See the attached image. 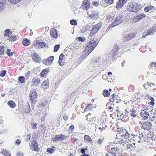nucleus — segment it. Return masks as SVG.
Masks as SVG:
<instances>
[{"mask_svg":"<svg viewBox=\"0 0 156 156\" xmlns=\"http://www.w3.org/2000/svg\"><path fill=\"white\" fill-rule=\"evenodd\" d=\"M128 0H119L116 3V7L117 9L122 7Z\"/></svg>","mask_w":156,"mask_h":156,"instance_id":"a211bd4d","label":"nucleus"},{"mask_svg":"<svg viewBox=\"0 0 156 156\" xmlns=\"http://www.w3.org/2000/svg\"><path fill=\"white\" fill-rule=\"evenodd\" d=\"M68 137V136H65L62 134L57 135L55 136V138H53L52 140L55 142H57L58 141H62L65 140Z\"/></svg>","mask_w":156,"mask_h":156,"instance_id":"9d476101","label":"nucleus"},{"mask_svg":"<svg viewBox=\"0 0 156 156\" xmlns=\"http://www.w3.org/2000/svg\"><path fill=\"white\" fill-rule=\"evenodd\" d=\"M55 147L54 146H52L51 148H48L47 150V151L49 154H52L54 152V149Z\"/></svg>","mask_w":156,"mask_h":156,"instance_id":"c03bdc74","label":"nucleus"},{"mask_svg":"<svg viewBox=\"0 0 156 156\" xmlns=\"http://www.w3.org/2000/svg\"><path fill=\"white\" fill-rule=\"evenodd\" d=\"M115 99H116V98H115V94H113L111 96V98L109 99V102H111V103H113L115 101Z\"/></svg>","mask_w":156,"mask_h":156,"instance_id":"37998d69","label":"nucleus"},{"mask_svg":"<svg viewBox=\"0 0 156 156\" xmlns=\"http://www.w3.org/2000/svg\"><path fill=\"white\" fill-rule=\"evenodd\" d=\"M70 22V24L72 25L75 26L77 25V24L76 21L75 20H71Z\"/></svg>","mask_w":156,"mask_h":156,"instance_id":"8fccbe9b","label":"nucleus"},{"mask_svg":"<svg viewBox=\"0 0 156 156\" xmlns=\"http://www.w3.org/2000/svg\"><path fill=\"white\" fill-rule=\"evenodd\" d=\"M119 48L118 46L115 45L111 51V54L112 58H114L119 53Z\"/></svg>","mask_w":156,"mask_h":156,"instance_id":"1a4fd4ad","label":"nucleus"},{"mask_svg":"<svg viewBox=\"0 0 156 156\" xmlns=\"http://www.w3.org/2000/svg\"><path fill=\"white\" fill-rule=\"evenodd\" d=\"M129 114L132 116L134 117L136 116V111L133 108L130 109L129 111Z\"/></svg>","mask_w":156,"mask_h":156,"instance_id":"4c0bfd02","label":"nucleus"},{"mask_svg":"<svg viewBox=\"0 0 156 156\" xmlns=\"http://www.w3.org/2000/svg\"><path fill=\"white\" fill-rule=\"evenodd\" d=\"M60 47V45L59 44L56 45L54 48V52H57L59 49Z\"/></svg>","mask_w":156,"mask_h":156,"instance_id":"6e6d98bb","label":"nucleus"},{"mask_svg":"<svg viewBox=\"0 0 156 156\" xmlns=\"http://www.w3.org/2000/svg\"><path fill=\"white\" fill-rule=\"evenodd\" d=\"M84 141L86 142H88L90 144L92 143V140L91 137L88 135H85L84 136Z\"/></svg>","mask_w":156,"mask_h":156,"instance_id":"72a5a7b5","label":"nucleus"},{"mask_svg":"<svg viewBox=\"0 0 156 156\" xmlns=\"http://www.w3.org/2000/svg\"><path fill=\"white\" fill-rule=\"evenodd\" d=\"M105 156H114L113 154H112L110 152L108 151V153H107L106 155Z\"/></svg>","mask_w":156,"mask_h":156,"instance_id":"338daca9","label":"nucleus"},{"mask_svg":"<svg viewBox=\"0 0 156 156\" xmlns=\"http://www.w3.org/2000/svg\"><path fill=\"white\" fill-rule=\"evenodd\" d=\"M149 65L151 67H156V62H151Z\"/></svg>","mask_w":156,"mask_h":156,"instance_id":"bf43d9fd","label":"nucleus"},{"mask_svg":"<svg viewBox=\"0 0 156 156\" xmlns=\"http://www.w3.org/2000/svg\"><path fill=\"white\" fill-rule=\"evenodd\" d=\"M21 143V140L20 139H18L15 142V144L17 145H19Z\"/></svg>","mask_w":156,"mask_h":156,"instance_id":"774afa93","label":"nucleus"},{"mask_svg":"<svg viewBox=\"0 0 156 156\" xmlns=\"http://www.w3.org/2000/svg\"><path fill=\"white\" fill-rule=\"evenodd\" d=\"M54 57L50 56L47 59H44L43 61V63L46 65L49 66L52 64L53 60L54 59Z\"/></svg>","mask_w":156,"mask_h":156,"instance_id":"dca6fc26","label":"nucleus"},{"mask_svg":"<svg viewBox=\"0 0 156 156\" xmlns=\"http://www.w3.org/2000/svg\"><path fill=\"white\" fill-rule=\"evenodd\" d=\"M31 57L33 60L36 62H40L41 61L38 55L35 52L34 53L31 55Z\"/></svg>","mask_w":156,"mask_h":156,"instance_id":"aec40b11","label":"nucleus"},{"mask_svg":"<svg viewBox=\"0 0 156 156\" xmlns=\"http://www.w3.org/2000/svg\"><path fill=\"white\" fill-rule=\"evenodd\" d=\"M32 128L33 129H36L37 128V124L36 123H34L32 124Z\"/></svg>","mask_w":156,"mask_h":156,"instance_id":"0e129e2a","label":"nucleus"},{"mask_svg":"<svg viewBox=\"0 0 156 156\" xmlns=\"http://www.w3.org/2000/svg\"><path fill=\"white\" fill-rule=\"evenodd\" d=\"M127 139H123V138H118L116 139V140L115 141L116 142V144H124L126 142H127Z\"/></svg>","mask_w":156,"mask_h":156,"instance_id":"393cba45","label":"nucleus"},{"mask_svg":"<svg viewBox=\"0 0 156 156\" xmlns=\"http://www.w3.org/2000/svg\"><path fill=\"white\" fill-rule=\"evenodd\" d=\"M65 56L63 53L61 54L59 57L58 63L60 66H63L65 64Z\"/></svg>","mask_w":156,"mask_h":156,"instance_id":"f3484780","label":"nucleus"},{"mask_svg":"<svg viewBox=\"0 0 156 156\" xmlns=\"http://www.w3.org/2000/svg\"><path fill=\"white\" fill-rule=\"evenodd\" d=\"M104 138L99 139L98 141L97 142V144L99 145H101L102 143L103 142Z\"/></svg>","mask_w":156,"mask_h":156,"instance_id":"052dcab7","label":"nucleus"},{"mask_svg":"<svg viewBox=\"0 0 156 156\" xmlns=\"http://www.w3.org/2000/svg\"><path fill=\"white\" fill-rule=\"evenodd\" d=\"M140 105L144 108V109L141 110V112H140V116L142 117L143 120H147L149 116V113L147 111L148 109V108L144 105L141 104L139 105L140 106Z\"/></svg>","mask_w":156,"mask_h":156,"instance_id":"20e7f679","label":"nucleus"},{"mask_svg":"<svg viewBox=\"0 0 156 156\" xmlns=\"http://www.w3.org/2000/svg\"><path fill=\"white\" fill-rule=\"evenodd\" d=\"M152 123L149 121H145L142 124L141 128L144 129L149 131L151 128Z\"/></svg>","mask_w":156,"mask_h":156,"instance_id":"9b49d317","label":"nucleus"},{"mask_svg":"<svg viewBox=\"0 0 156 156\" xmlns=\"http://www.w3.org/2000/svg\"><path fill=\"white\" fill-rule=\"evenodd\" d=\"M118 132L119 133L122 138L123 139H127L129 137V134L126 129L122 128L119 129Z\"/></svg>","mask_w":156,"mask_h":156,"instance_id":"423d86ee","label":"nucleus"},{"mask_svg":"<svg viewBox=\"0 0 156 156\" xmlns=\"http://www.w3.org/2000/svg\"><path fill=\"white\" fill-rule=\"evenodd\" d=\"M41 82V80L39 78L35 77L33 78L32 81V83L33 84L37 85V84L40 83Z\"/></svg>","mask_w":156,"mask_h":156,"instance_id":"c756f323","label":"nucleus"},{"mask_svg":"<svg viewBox=\"0 0 156 156\" xmlns=\"http://www.w3.org/2000/svg\"><path fill=\"white\" fill-rule=\"evenodd\" d=\"M91 116V114L89 113L87 115V120H88L89 119V121L90 123H89L90 124H91L96 119V118L94 117H90V116Z\"/></svg>","mask_w":156,"mask_h":156,"instance_id":"a878e982","label":"nucleus"},{"mask_svg":"<svg viewBox=\"0 0 156 156\" xmlns=\"http://www.w3.org/2000/svg\"><path fill=\"white\" fill-rule=\"evenodd\" d=\"M74 126L73 125H72L70 126L69 129L71 130V132H72L74 129Z\"/></svg>","mask_w":156,"mask_h":156,"instance_id":"69168bd1","label":"nucleus"},{"mask_svg":"<svg viewBox=\"0 0 156 156\" xmlns=\"http://www.w3.org/2000/svg\"><path fill=\"white\" fill-rule=\"evenodd\" d=\"M4 47L2 45L0 46V55H2L4 53Z\"/></svg>","mask_w":156,"mask_h":156,"instance_id":"3c124183","label":"nucleus"},{"mask_svg":"<svg viewBox=\"0 0 156 156\" xmlns=\"http://www.w3.org/2000/svg\"><path fill=\"white\" fill-rule=\"evenodd\" d=\"M49 82L48 80L44 81L41 84L42 87L44 89H47L49 87Z\"/></svg>","mask_w":156,"mask_h":156,"instance_id":"c85d7f7f","label":"nucleus"},{"mask_svg":"<svg viewBox=\"0 0 156 156\" xmlns=\"http://www.w3.org/2000/svg\"><path fill=\"white\" fill-rule=\"evenodd\" d=\"M150 100L151 101L150 102L148 103V105L152 106H154L155 104V100L154 99V98H151Z\"/></svg>","mask_w":156,"mask_h":156,"instance_id":"5fc2aeb1","label":"nucleus"},{"mask_svg":"<svg viewBox=\"0 0 156 156\" xmlns=\"http://www.w3.org/2000/svg\"><path fill=\"white\" fill-rule=\"evenodd\" d=\"M155 30H156L155 29V28L152 27L148 30L147 32H145L144 33V34H145L146 36L152 35L154 33Z\"/></svg>","mask_w":156,"mask_h":156,"instance_id":"b1692460","label":"nucleus"},{"mask_svg":"<svg viewBox=\"0 0 156 156\" xmlns=\"http://www.w3.org/2000/svg\"><path fill=\"white\" fill-rule=\"evenodd\" d=\"M30 107H27L26 109L25 110V112L27 113H29L30 112Z\"/></svg>","mask_w":156,"mask_h":156,"instance_id":"680f3d73","label":"nucleus"},{"mask_svg":"<svg viewBox=\"0 0 156 156\" xmlns=\"http://www.w3.org/2000/svg\"><path fill=\"white\" fill-rule=\"evenodd\" d=\"M146 17L145 14L141 13L135 16L133 18L132 21L133 23H136L138 22L140 20Z\"/></svg>","mask_w":156,"mask_h":156,"instance_id":"f8f14e48","label":"nucleus"},{"mask_svg":"<svg viewBox=\"0 0 156 156\" xmlns=\"http://www.w3.org/2000/svg\"><path fill=\"white\" fill-rule=\"evenodd\" d=\"M10 51L11 50L10 49H7L6 52V54H7V55L9 57H11L13 55V53H14L13 52H10Z\"/></svg>","mask_w":156,"mask_h":156,"instance_id":"603ef678","label":"nucleus"},{"mask_svg":"<svg viewBox=\"0 0 156 156\" xmlns=\"http://www.w3.org/2000/svg\"><path fill=\"white\" fill-rule=\"evenodd\" d=\"M103 95L104 97H108L110 95V93L107 90H104L103 91Z\"/></svg>","mask_w":156,"mask_h":156,"instance_id":"79ce46f5","label":"nucleus"},{"mask_svg":"<svg viewBox=\"0 0 156 156\" xmlns=\"http://www.w3.org/2000/svg\"><path fill=\"white\" fill-rule=\"evenodd\" d=\"M108 151L113 154L114 156H117V154L119 153V150L116 147H113L111 149H109Z\"/></svg>","mask_w":156,"mask_h":156,"instance_id":"5701e85b","label":"nucleus"},{"mask_svg":"<svg viewBox=\"0 0 156 156\" xmlns=\"http://www.w3.org/2000/svg\"><path fill=\"white\" fill-rule=\"evenodd\" d=\"M90 7V2L88 0H84L83 2L81 5L82 8L85 10H88Z\"/></svg>","mask_w":156,"mask_h":156,"instance_id":"4468645a","label":"nucleus"},{"mask_svg":"<svg viewBox=\"0 0 156 156\" xmlns=\"http://www.w3.org/2000/svg\"><path fill=\"white\" fill-rule=\"evenodd\" d=\"M78 40L79 41L83 42L85 40V38L84 37H79L78 38Z\"/></svg>","mask_w":156,"mask_h":156,"instance_id":"e2e57ef3","label":"nucleus"},{"mask_svg":"<svg viewBox=\"0 0 156 156\" xmlns=\"http://www.w3.org/2000/svg\"><path fill=\"white\" fill-rule=\"evenodd\" d=\"M37 94L35 92L33 91L30 96V100L31 102L33 104H35L37 99Z\"/></svg>","mask_w":156,"mask_h":156,"instance_id":"ddd939ff","label":"nucleus"},{"mask_svg":"<svg viewBox=\"0 0 156 156\" xmlns=\"http://www.w3.org/2000/svg\"><path fill=\"white\" fill-rule=\"evenodd\" d=\"M97 41L94 39L91 40L87 44L83 53L85 55H89L93 51L97 45Z\"/></svg>","mask_w":156,"mask_h":156,"instance_id":"f257e3e1","label":"nucleus"},{"mask_svg":"<svg viewBox=\"0 0 156 156\" xmlns=\"http://www.w3.org/2000/svg\"><path fill=\"white\" fill-rule=\"evenodd\" d=\"M34 46L38 48H42L45 46V43L41 40L37 39L34 41Z\"/></svg>","mask_w":156,"mask_h":156,"instance_id":"0eeeda50","label":"nucleus"},{"mask_svg":"<svg viewBox=\"0 0 156 156\" xmlns=\"http://www.w3.org/2000/svg\"><path fill=\"white\" fill-rule=\"evenodd\" d=\"M148 135H144L143 133L139 134V138H140L139 140L138 141V143H140L141 142H148L149 140H150V137H148Z\"/></svg>","mask_w":156,"mask_h":156,"instance_id":"6e6552de","label":"nucleus"},{"mask_svg":"<svg viewBox=\"0 0 156 156\" xmlns=\"http://www.w3.org/2000/svg\"><path fill=\"white\" fill-rule=\"evenodd\" d=\"M2 154H3L5 155L6 156H9L10 155V154L9 153L7 152L5 150H3L2 151Z\"/></svg>","mask_w":156,"mask_h":156,"instance_id":"4d7b16f0","label":"nucleus"},{"mask_svg":"<svg viewBox=\"0 0 156 156\" xmlns=\"http://www.w3.org/2000/svg\"><path fill=\"white\" fill-rule=\"evenodd\" d=\"M126 147L127 150L129 149L131 151H133L136 148V147L135 146H133L131 144H128L127 145Z\"/></svg>","mask_w":156,"mask_h":156,"instance_id":"c9c22d12","label":"nucleus"},{"mask_svg":"<svg viewBox=\"0 0 156 156\" xmlns=\"http://www.w3.org/2000/svg\"><path fill=\"white\" fill-rule=\"evenodd\" d=\"M103 2L105 3L108 5H111L114 2L113 0H104Z\"/></svg>","mask_w":156,"mask_h":156,"instance_id":"de8ad7c7","label":"nucleus"},{"mask_svg":"<svg viewBox=\"0 0 156 156\" xmlns=\"http://www.w3.org/2000/svg\"><path fill=\"white\" fill-rule=\"evenodd\" d=\"M135 36V34L134 33L128 34L127 35L123 37V41L124 42L129 41L133 38Z\"/></svg>","mask_w":156,"mask_h":156,"instance_id":"2eb2a0df","label":"nucleus"},{"mask_svg":"<svg viewBox=\"0 0 156 156\" xmlns=\"http://www.w3.org/2000/svg\"><path fill=\"white\" fill-rule=\"evenodd\" d=\"M98 17V14L96 12L93 11L92 13L89 15V17L90 19H95Z\"/></svg>","mask_w":156,"mask_h":156,"instance_id":"bb28decb","label":"nucleus"},{"mask_svg":"<svg viewBox=\"0 0 156 156\" xmlns=\"http://www.w3.org/2000/svg\"><path fill=\"white\" fill-rule=\"evenodd\" d=\"M7 104L11 108H14L16 106L15 103L12 100L8 101Z\"/></svg>","mask_w":156,"mask_h":156,"instance_id":"f704fd0d","label":"nucleus"},{"mask_svg":"<svg viewBox=\"0 0 156 156\" xmlns=\"http://www.w3.org/2000/svg\"><path fill=\"white\" fill-rule=\"evenodd\" d=\"M5 33L4 34V37H9V36L12 34V32L10 31L9 29H7L4 31Z\"/></svg>","mask_w":156,"mask_h":156,"instance_id":"e433bc0d","label":"nucleus"},{"mask_svg":"<svg viewBox=\"0 0 156 156\" xmlns=\"http://www.w3.org/2000/svg\"><path fill=\"white\" fill-rule=\"evenodd\" d=\"M107 108L110 110L111 111H113V107L114 106V104L111 103V102H108L106 104Z\"/></svg>","mask_w":156,"mask_h":156,"instance_id":"2f4dec72","label":"nucleus"},{"mask_svg":"<svg viewBox=\"0 0 156 156\" xmlns=\"http://www.w3.org/2000/svg\"><path fill=\"white\" fill-rule=\"evenodd\" d=\"M154 7L152 5H149L148 6L145 7L144 9V11L145 12H148L152 10Z\"/></svg>","mask_w":156,"mask_h":156,"instance_id":"a19ab883","label":"nucleus"},{"mask_svg":"<svg viewBox=\"0 0 156 156\" xmlns=\"http://www.w3.org/2000/svg\"><path fill=\"white\" fill-rule=\"evenodd\" d=\"M16 38V37L15 36H11L9 37L8 40L10 41H15Z\"/></svg>","mask_w":156,"mask_h":156,"instance_id":"864d4df0","label":"nucleus"},{"mask_svg":"<svg viewBox=\"0 0 156 156\" xmlns=\"http://www.w3.org/2000/svg\"><path fill=\"white\" fill-rule=\"evenodd\" d=\"M133 104L134 102L132 101H128L126 103V105L128 109L129 108L132 107L133 106Z\"/></svg>","mask_w":156,"mask_h":156,"instance_id":"ea45409f","label":"nucleus"},{"mask_svg":"<svg viewBox=\"0 0 156 156\" xmlns=\"http://www.w3.org/2000/svg\"><path fill=\"white\" fill-rule=\"evenodd\" d=\"M6 73V72L5 70H2L1 72V73L0 74V76L2 77H4Z\"/></svg>","mask_w":156,"mask_h":156,"instance_id":"13d9d810","label":"nucleus"},{"mask_svg":"<svg viewBox=\"0 0 156 156\" xmlns=\"http://www.w3.org/2000/svg\"><path fill=\"white\" fill-rule=\"evenodd\" d=\"M101 23H99L95 25L91 30L89 36L92 37L93 36L99 31L101 26Z\"/></svg>","mask_w":156,"mask_h":156,"instance_id":"39448f33","label":"nucleus"},{"mask_svg":"<svg viewBox=\"0 0 156 156\" xmlns=\"http://www.w3.org/2000/svg\"><path fill=\"white\" fill-rule=\"evenodd\" d=\"M30 147L32 150L36 151H39L38 144L36 140H33L32 141L31 144L30 145Z\"/></svg>","mask_w":156,"mask_h":156,"instance_id":"6ab92c4d","label":"nucleus"},{"mask_svg":"<svg viewBox=\"0 0 156 156\" xmlns=\"http://www.w3.org/2000/svg\"><path fill=\"white\" fill-rule=\"evenodd\" d=\"M5 2V0H0V11L2 10Z\"/></svg>","mask_w":156,"mask_h":156,"instance_id":"49530a36","label":"nucleus"},{"mask_svg":"<svg viewBox=\"0 0 156 156\" xmlns=\"http://www.w3.org/2000/svg\"><path fill=\"white\" fill-rule=\"evenodd\" d=\"M47 101H46L43 100L41 102V103L39 104V106L41 107H44L47 104Z\"/></svg>","mask_w":156,"mask_h":156,"instance_id":"a18cd8bd","label":"nucleus"},{"mask_svg":"<svg viewBox=\"0 0 156 156\" xmlns=\"http://www.w3.org/2000/svg\"><path fill=\"white\" fill-rule=\"evenodd\" d=\"M22 44L25 46H27L30 45L31 44V42L27 38H24L22 41Z\"/></svg>","mask_w":156,"mask_h":156,"instance_id":"473e14b6","label":"nucleus"},{"mask_svg":"<svg viewBox=\"0 0 156 156\" xmlns=\"http://www.w3.org/2000/svg\"><path fill=\"white\" fill-rule=\"evenodd\" d=\"M50 34L51 37L53 38H57L58 37L57 31L55 29L52 28L50 30Z\"/></svg>","mask_w":156,"mask_h":156,"instance_id":"4be33fe9","label":"nucleus"},{"mask_svg":"<svg viewBox=\"0 0 156 156\" xmlns=\"http://www.w3.org/2000/svg\"><path fill=\"white\" fill-rule=\"evenodd\" d=\"M49 69L48 68L47 69H44L41 73L40 76L43 77L46 76L49 73Z\"/></svg>","mask_w":156,"mask_h":156,"instance_id":"cd10ccee","label":"nucleus"},{"mask_svg":"<svg viewBox=\"0 0 156 156\" xmlns=\"http://www.w3.org/2000/svg\"><path fill=\"white\" fill-rule=\"evenodd\" d=\"M124 20V18L123 16L121 14H119L116 17L115 21L112 23L108 27L107 30L108 31L111 28L117 26L122 23Z\"/></svg>","mask_w":156,"mask_h":156,"instance_id":"f03ea898","label":"nucleus"},{"mask_svg":"<svg viewBox=\"0 0 156 156\" xmlns=\"http://www.w3.org/2000/svg\"><path fill=\"white\" fill-rule=\"evenodd\" d=\"M18 80L20 83H23L25 82V77L23 76H20L18 78Z\"/></svg>","mask_w":156,"mask_h":156,"instance_id":"58836bf2","label":"nucleus"},{"mask_svg":"<svg viewBox=\"0 0 156 156\" xmlns=\"http://www.w3.org/2000/svg\"><path fill=\"white\" fill-rule=\"evenodd\" d=\"M8 1L11 3L15 4L20 2L21 0H8Z\"/></svg>","mask_w":156,"mask_h":156,"instance_id":"09e8293b","label":"nucleus"},{"mask_svg":"<svg viewBox=\"0 0 156 156\" xmlns=\"http://www.w3.org/2000/svg\"><path fill=\"white\" fill-rule=\"evenodd\" d=\"M115 17V15L112 13H110L107 15L106 20L108 23H110L113 20Z\"/></svg>","mask_w":156,"mask_h":156,"instance_id":"412c9836","label":"nucleus"},{"mask_svg":"<svg viewBox=\"0 0 156 156\" xmlns=\"http://www.w3.org/2000/svg\"><path fill=\"white\" fill-rule=\"evenodd\" d=\"M93 105L92 104H89L86 106L85 108L84 111V113L86 112H87L89 111H91L93 109Z\"/></svg>","mask_w":156,"mask_h":156,"instance_id":"7c9ffc66","label":"nucleus"},{"mask_svg":"<svg viewBox=\"0 0 156 156\" xmlns=\"http://www.w3.org/2000/svg\"><path fill=\"white\" fill-rule=\"evenodd\" d=\"M127 10L129 12H136L140 9V6L136 2H130L127 5Z\"/></svg>","mask_w":156,"mask_h":156,"instance_id":"7ed1b4c3","label":"nucleus"}]
</instances>
